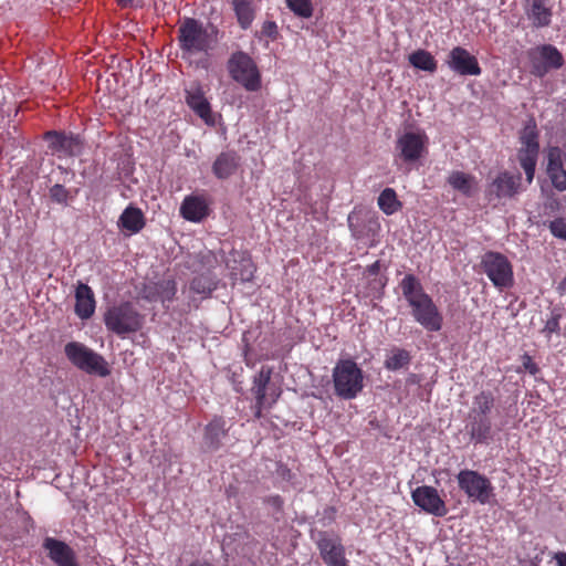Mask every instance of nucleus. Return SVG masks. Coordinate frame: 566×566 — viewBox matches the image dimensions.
I'll return each instance as SVG.
<instances>
[{
  "label": "nucleus",
  "instance_id": "1",
  "mask_svg": "<svg viewBox=\"0 0 566 566\" xmlns=\"http://www.w3.org/2000/svg\"><path fill=\"white\" fill-rule=\"evenodd\" d=\"M402 295L411 307L413 319L429 332H438L442 327V315L432 298L424 292L420 281L407 274L399 284Z\"/></svg>",
  "mask_w": 566,
  "mask_h": 566
},
{
  "label": "nucleus",
  "instance_id": "2",
  "mask_svg": "<svg viewBox=\"0 0 566 566\" xmlns=\"http://www.w3.org/2000/svg\"><path fill=\"white\" fill-rule=\"evenodd\" d=\"M335 395L350 400L358 396L364 388V373L350 358L339 359L333 368Z\"/></svg>",
  "mask_w": 566,
  "mask_h": 566
},
{
  "label": "nucleus",
  "instance_id": "3",
  "mask_svg": "<svg viewBox=\"0 0 566 566\" xmlns=\"http://www.w3.org/2000/svg\"><path fill=\"white\" fill-rule=\"evenodd\" d=\"M104 323L108 331L118 336L139 331L144 316L128 302L109 307L104 314Z\"/></svg>",
  "mask_w": 566,
  "mask_h": 566
},
{
  "label": "nucleus",
  "instance_id": "4",
  "mask_svg": "<svg viewBox=\"0 0 566 566\" xmlns=\"http://www.w3.org/2000/svg\"><path fill=\"white\" fill-rule=\"evenodd\" d=\"M67 359L78 369L99 377L111 374L105 358L82 343L70 342L64 347Z\"/></svg>",
  "mask_w": 566,
  "mask_h": 566
},
{
  "label": "nucleus",
  "instance_id": "5",
  "mask_svg": "<svg viewBox=\"0 0 566 566\" xmlns=\"http://www.w3.org/2000/svg\"><path fill=\"white\" fill-rule=\"evenodd\" d=\"M459 489L467 497L481 505L490 504L494 497V486L489 478L478 471L464 469L457 474Z\"/></svg>",
  "mask_w": 566,
  "mask_h": 566
},
{
  "label": "nucleus",
  "instance_id": "6",
  "mask_svg": "<svg viewBox=\"0 0 566 566\" xmlns=\"http://www.w3.org/2000/svg\"><path fill=\"white\" fill-rule=\"evenodd\" d=\"M481 268L497 290L503 291L513 286V266L505 255L489 251L481 259Z\"/></svg>",
  "mask_w": 566,
  "mask_h": 566
},
{
  "label": "nucleus",
  "instance_id": "7",
  "mask_svg": "<svg viewBox=\"0 0 566 566\" xmlns=\"http://www.w3.org/2000/svg\"><path fill=\"white\" fill-rule=\"evenodd\" d=\"M228 71L233 81L247 91L255 92L261 87V75L255 62L244 52H235L228 61Z\"/></svg>",
  "mask_w": 566,
  "mask_h": 566
},
{
  "label": "nucleus",
  "instance_id": "8",
  "mask_svg": "<svg viewBox=\"0 0 566 566\" xmlns=\"http://www.w3.org/2000/svg\"><path fill=\"white\" fill-rule=\"evenodd\" d=\"M179 42L182 56L190 57L211 48V38L202 24L195 19H186L179 28Z\"/></svg>",
  "mask_w": 566,
  "mask_h": 566
},
{
  "label": "nucleus",
  "instance_id": "9",
  "mask_svg": "<svg viewBox=\"0 0 566 566\" xmlns=\"http://www.w3.org/2000/svg\"><path fill=\"white\" fill-rule=\"evenodd\" d=\"M429 137L421 129H407L396 140L397 157L405 163L413 164L428 153Z\"/></svg>",
  "mask_w": 566,
  "mask_h": 566
},
{
  "label": "nucleus",
  "instance_id": "10",
  "mask_svg": "<svg viewBox=\"0 0 566 566\" xmlns=\"http://www.w3.org/2000/svg\"><path fill=\"white\" fill-rule=\"evenodd\" d=\"M531 73L544 77L552 70H558L564 64L563 54L552 44H543L530 52Z\"/></svg>",
  "mask_w": 566,
  "mask_h": 566
},
{
  "label": "nucleus",
  "instance_id": "11",
  "mask_svg": "<svg viewBox=\"0 0 566 566\" xmlns=\"http://www.w3.org/2000/svg\"><path fill=\"white\" fill-rule=\"evenodd\" d=\"M446 64L462 76H478L482 72L476 57L462 46H455L449 52Z\"/></svg>",
  "mask_w": 566,
  "mask_h": 566
},
{
  "label": "nucleus",
  "instance_id": "12",
  "mask_svg": "<svg viewBox=\"0 0 566 566\" xmlns=\"http://www.w3.org/2000/svg\"><path fill=\"white\" fill-rule=\"evenodd\" d=\"M411 497L413 503L428 514L442 517L448 513L444 501L432 486H418L412 491Z\"/></svg>",
  "mask_w": 566,
  "mask_h": 566
},
{
  "label": "nucleus",
  "instance_id": "13",
  "mask_svg": "<svg viewBox=\"0 0 566 566\" xmlns=\"http://www.w3.org/2000/svg\"><path fill=\"white\" fill-rule=\"evenodd\" d=\"M317 546L326 565L347 566L344 546L336 536H331L326 533L319 534Z\"/></svg>",
  "mask_w": 566,
  "mask_h": 566
},
{
  "label": "nucleus",
  "instance_id": "14",
  "mask_svg": "<svg viewBox=\"0 0 566 566\" xmlns=\"http://www.w3.org/2000/svg\"><path fill=\"white\" fill-rule=\"evenodd\" d=\"M272 375V369L270 367L263 366L258 375H255L253 380L252 392L256 399V406L259 408L258 413H260V409L266 406H271L275 402L280 392L275 389L271 390L268 395L269 384Z\"/></svg>",
  "mask_w": 566,
  "mask_h": 566
},
{
  "label": "nucleus",
  "instance_id": "15",
  "mask_svg": "<svg viewBox=\"0 0 566 566\" xmlns=\"http://www.w3.org/2000/svg\"><path fill=\"white\" fill-rule=\"evenodd\" d=\"M49 147L60 156H77L81 154L83 143L78 136L49 132L45 135Z\"/></svg>",
  "mask_w": 566,
  "mask_h": 566
},
{
  "label": "nucleus",
  "instance_id": "16",
  "mask_svg": "<svg viewBox=\"0 0 566 566\" xmlns=\"http://www.w3.org/2000/svg\"><path fill=\"white\" fill-rule=\"evenodd\" d=\"M43 548L48 552L49 558L57 566H78L75 552L65 542L46 537Z\"/></svg>",
  "mask_w": 566,
  "mask_h": 566
},
{
  "label": "nucleus",
  "instance_id": "17",
  "mask_svg": "<svg viewBox=\"0 0 566 566\" xmlns=\"http://www.w3.org/2000/svg\"><path fill=\"white\" fill-rule=\"evenodd\" d=\"M521 176L501 172L491 184L490 193L496 198H511L518 192Z\"/></svg>",
  "mask_w": 566,
  "mask_h": 566
},
{
  "label": "nucleus",
  "instance_id": "18",
  "mask_svg": "<svg viewBox=\"0 0 566 566\" xmlns=\"http://www.w3.org/2000/svg\"><path fill=\"white\" fill-rule=\"evenodd\" d=\"M75 313L82 319L90 318L95 312V297L92 289L78 283L75 290Z\"/></svg>",
  "mask_w": 566,
  "mask_h": 566
},
{
  "label": "nucleus",
  "instance_id": "19",
  "mask_svg": "<svg viewBox=\"0 0 566 566\" xmlns=\"http://www.w3.org/2000/svg\"><path fill=\"white\" fill-rule=\"evenodd\" d=\"M181 216L191 222H200L208 216V203L201 196H187L180 207Z\"/></svg>",
  "mask_w": 566,
  "mask_h": 566
},
{
  "label": "nucleus",
  "instance_id": "20",
  "mask_svg": "<svg viewBox=\"0 0 566 566\" xmlns=\"http://www.w3.org/2000/svg\"><path fill=\"white\" fill-rule=\"evenodd\" d=\"M526 13L532 23L537 27H546L552 19V11L546 0H528Z\"/></svg>",
  "mask_w": 566,
  "mask_h": 566
},
{
  "label": "nucleus",
  "instance_id": "21",
  "mask_svg": "<svg viewBox=\"0 0 566 566\" xmlns=\"http://www.w3.org/2000/svg\"><path fill=\"white\" fill-rule=\"evenodd\" d=\"M240 157L234 151L221 153L213 163V172L220 178L224 179L231 176L239 166Z\"/></svg>",
  "mask_w": 566,
  "mask_h": 566
},
{
  "label": "nucleus",
  "instance_id": "22",
  "mask_svg": "<svg viewBox=\"0 0 566 566\" xmlns=\"http://www.w3.org/2000/svg\"><path fill=\"white\" fill-rule=\"evenodd\" d=\"M187 104L196 112L206 123L211 119V109L208 101L203 96L199 87H191L187 91Z\"/></svg>",
  "mask_w": 566,
  "mask_h": 566
},
{
  "label": "nucleus",
  "instance_id": "23",
  "mask_svg": "<svg viewBox=\"0 0 566 566\" xmlns=\"http://www.w3.org/2000/svg\"><path fill=\"white\" fill-rule=\"evenodd\" d=\"M118 226L130 234L139 232L144 226V214L140 209L127 207L119 217Z\"/></svg>",
  "mask_w": 566,
  "mask_h": 566
},
{
  "label": "nucleus",
  "instance_id": "24",
  "mask_svg": "<svg viewBox=\"0 0 566 566\" xmlns=\"http://www.w3.org/2000/svg\"><path fill=\"white\" fill-rule=\"evenodd\" d=\"M469 431L471 438L476 442H485L491 437L492 422L489 416L469 415Z\"/></svg>",
  "mask_w": 566,
  "mask_h": 566
},
{
  "label": "nucleus",
  "instance_id": "25",
  "mask_svg": "<svg viewBox=\"0 0 566 566\" xmlns=\"http://www.w3.org/2000/svg\"><path fill=\"white\" fill-rule=\"evenodd\" d=\"M448 182L453 189L468 197L472 196L478 189L475 178L462 171L451 172Z\"/></svg>",
  "mask_w": 566,
  "mask_h": 566
},
{
  "label": "nucleus",
  "instance_id": "26",
  "mask_svg": "<svg viewBox=\"0 0 566 566\" xmlns=\"http://www.w3.org/2000/svg\"><path fill=\"white\" fill-rule=\"evenodd\" d=\"M224 421L222 419L212 420L206 428L205 444L214 450L219 448L222 438L226 434Z\"/></svg>",
  "mask_w": 566,
  "mask_h": 566
},
{
  "label": "nucleus",
  "instance_id": "27",
  "mask_svg": "<svg viewBox=\"0 0 566 566\" xmlns=\"http://www.w3.org/2000/svg\"><path fill=\"white\" fill-rule=\"evenodd\" d=\"M538 154H539V151L532 150V149L531 150L518 149V151H517L518 163L525 172L526 180L528 184H532V181L534 179Z\"/></svg>",
  "mask_w": 566,
  "mask_h": 566
},
{
  "label": "nucleus",
  "instance_id": "28",
  "mask_svg": "<svg viewBox=\"0 0 566 566\" xmlns=\"http://www.w3.org/2000/svg\"><path fill=\"white\" fill-rule=\"evenodd\" d=\"M494 396L491 391H481L473 398L472 409L469 415L489 416L494 406Z\"/></svg>",
  "mask_w": 566,
  "mask_h": 566
},
{
  "label": "nucleus",
  "instance_id": "29",
  "mask_svg": "<svg viewBox=\"0 0 566 566\" xmlns=\"http://www.w3.org/2000/svg\"><path fill=\"white\" fill-rule=\"evenodd\" d=\"M409 63L419 70L434 72L437 70V61L433 55L426 50H417L409 55Z\"/></svg>",
  "mask_w": 566,
  "mask_h": 566
},
{
  "label": "nucleus",
  "instance_id": "30",
  "mask_svg": "<svg viewBox=\"0 0 566 566\" xmlns=\"http://www.w3.org/2000/svg\"><path fill=\"white\" fill-rule=\"evenodd\" d=\"M227 266L230 269V275L235 282H249L253 277L254 265L248 258H241L239 266H232L230 261H228Z\"/></svg>",
  "mask_w": 566,
  "mask_h": 566
},
{
  "label": "nucleus",
  "instance_id": "31",
  "mask_svg": "<svg viewBox=\"0 0 566 566\" xmlns=\"http://www.w3.org/2000/svg\"><path fill=\"white\" fill-rule=\"evenodd\" d=\"M232 3L239 24L242 29H248L254 19L251 0H232Z\"/></svg>",
  "mask_w": 566,
  "mask_h": 566
},
{
  "label": "nucleus",
  "instance_id": "32",
  "mask_svg": "<svg viewBox=\"0 0 566 566\" xmlns=\"http://www.w3.org/2000/svg\"><path fill=\"white\" fill-rule=\"evenodd\" d=\"M521 148L523 150L539 151L538 133L534 122L527 123L520 135Z\"/></svg>",
  "mask_w": 566,
  "mask_h": 566
},
{
  "label": "nucleus",
  "instance_id": "33",
  "mask_svg": "<svg viewBox=\"0 0 566 566\" xmlns=\"http://www.w3.org/2000/svg\"><path fill=\"white\" fill-rule=\"evenodd\" d=\"M410 354L406 349L402 348H394L387 356L385 360V367L388 370L396 371L401 368H405L410 363Z\"/></svg>",
  "mask_w": 566,
  "mask_h": 566
},
{
  "label": "nucleus",
  "instance_id": "34",
  "mask_svg": "<svg viewBox=\"0 0 566 566\" xmlns=\"http://www.w3.org/2000/svg\"><path fill=\"white\" fill-rule=\"evenodd\" d=\"M378 206L380 210L387 216L397 212L401 207L395 190L391 188H386L380 192L378 197Z\"/></svg>",
  "mask_w": 566,
  "mask_h": 566
},
{
  "label": "nucleus",
  "instance_id": "35",
  "mask_svg": "<svg viewBox=\"0 0 566 566\" xmlns=\"http://www.w3.org/2000/svg\"><path fill=\"white\" fill-rule=\"evenodd\" d=\"M216 287L217 281L207 275L197 276L190 283V290L202 297L208 296Z\"/></svg>",
  "mask_w": 566,
  "mask_h": 566
},
{
  "label": "nucleus",
  "instance_id": "36",
  "mask_svg": "<svg viewBox=\"0 0 566 566\" xmlns=\"http://www.w3.org/2000/svg\"><path fill=\"white\" fill-rule=\"evenodd\" d=\"M546 172L556 190H566V170L564 169L563 164H556V166L547 165Z\"/></svg>",
  "mask_w": 566,
  "mask_h": 566
},
{
  "label": "nucleus",
  "instance_id": "37",
  "mask_svg": "<svg viewBox=\"0 0 566 566\" xmlns=\"http://www.w3.org/2000/svg\"><path fill=\"white\" fill-rule=\"evenodd\" d=\"M150 289L158 290V301L163 303L171 301L177 291L176 283L172 280H164L154 283Z\"/></svg>",
  "mask_w": 566,
  "mask_h": 566
},
{
  "label": "nucleus",
  "instance_id": "38",
  "mask_svg": "<svg viewBox=\"0 0 566 566\" xmlns=\"http://www.w3.org/2000/svg\"><path fill=\"white\" fill-rule=\"evenodd\" d=\"M287 8L297 17L311 18L313 14V6L311 0H285Z\"/></svg>",
  "mask_w": 566,
  "mask_h": 566
},
{
  "label": "nucleus",
  "instance_id": "39",
  "mask_svg": "<svg viewBox=\"0 0 566 566\" xmlns=\"http://www.w3.org/2000/svg\"><path fill=\"white\" fill-rule=\"evenodd\" d=\"M551 233L558 239L566 241V218L559 217L552 220L548 224Z\"/></svg>",
  "mask_w": 566,
  "mask_h": 566
},
{
  "label": "nucleus",
  "instance_id": "40",
  "mask_svg": "<svg viewBox=\"0 0 566 566\" xmlns=\"http://www.w3.org/2000/svg\"><path fill=\"white\" fill-rule=\"evenodd\" d=\"M50 197L57 203H66L69 198V191L62 185H54L50 189Z\"/></svg>",
  "mask_w": 566,
  "mask_h": 566
},
{
  "label": "nucleus",
  "instance_id": "41",
  "mask_svg": "<svg viewBox=\"0 0 566 566\" xmlns=\"http://www.w3.org/2000/svg\"><path fill=\"white\" fill-rule=\"evenodd\" d=\"M565 154L559 147H549L547 150V165L563 164Z\"/></svg>",
  "mask_w": 566,
  "mask_h": 566
},
{
  "label": "nucleus",
  "instance_id": "42",
  "mask_svg": "<svg viewBox=\"0 0 566 566\" xmlns=\"http://www.w3.org/2000/svg\"><path fill=\"white\" fill-rule=\"evenodd\" d=\"M559 331V321H558V316H553L551 317L544 328H543V333H545L547 336H549L551 334L553 333H558Z\"/></svg>",
  "mask_w": 566,
  "mask_h": 566
},
{
  "label": "nucleus",
  "instance_id": "43",
  "mask_svg": "<svg viewBox=\"0 0 566 566\" xmlns=\"http://www.w3.org/2000/svg\"><path fill=\"white\" fill-rule=\"evenodd\" d=\"M154 283H149L144 289V297L149 301H158V290L150 289Z\"/></svg>",
  "mask_w": 566,
  "mask_h": 566
},
{
  "label": "nucleus",
  "instance_id": "44",
  "mask_svg": "<svg viewBox=\"0 0 566 566\" xmlns=\"http://www.w3.org/2000/svg\"><path fill=\"white\" fill-rule=\"evenodd\" d=\"M263 32L273 38L276 34V24L274 22H265L263 24Z\"/></svg>",
  "mask_w": 566,
  "mask_h": 566
},
{
  "label": "nucleus",
  "instance_id": "45",
  "mask_svg": "<svg viewBox=\"0 0 566 566\" xmlns=\"http://www.w3.org/2000/svg\"><path fill=\"white\" fill-rule=\"evenodd\" d=\"M554 558L558 566H566V553H556Z\"/></svg>",
  "mask_w": 566,
  "mask_h": 566
},
{
  "label": "nucleus",
  "instance_id": "46",
  "mask_svg": "<svg viewBox=\"0 0 566 566\" xmlns=\"http://www.w3.org/2000/svg\"><path fill=\"white\" fill-rule=\"evenodd\" d=\"M558 291L560 293H566V276L563 279V281L558 285Z\"/></svg>",
  "mask_w": 566,
  "mask_h": 566
},
{
  "label": "nucleus",
  "instance_id": "47",
  "mask_svg": "<svg viewBox=\"0 0 566 566\" xmlns=\"http://www.w3.org/2000/svg\"><path fill=\"white\" fill-rule=\"evenodd\" d=\"M189 566H212V565L209 563H206V562H193Z\"/></svg>",
  "mask_w": 566,
  "mask_h": 566
},
{
  "label": "nucleus",
  "instance_id": "48",
  "mask_svg": "<svg viewBox=\"0 0 566 566\" xmlns=\"http://www.w3.org/2000/svg\"><path fill=\"white\" fill-rule=\"evenodd\" d=\"M378 268H379L378 262H375V263L369 268V272H370V273H376V272L378 271Z\"/></svg>",
  "mask_w": 566,
  "mask_h": 566
},
{
  "label": "nucleus",
  "instance_id": "49",
  "mask_svg": "<svg viewBox=\"0 0 566 566\" xmlns=\"http://www.w3.org/2000/svg\"><path fill=\"white\" fill-rule=\"evenodd\" d=\"M117 1L122 7H128L132 3V0H117Z\"/></svg>",
  "mask_w": 566,
  "mask_h": 566
},
{
  "label": "nucleus",
  "instance_id": "50",
  "mask_svg": "<svg viewBox=\"0 0 566 566\" xmlns=\"http://www.w3.org/2000/svg\"><path fill=\"white\" fill-rule=\"evenodd\" d=\"M203 258H205V259H207L208 261H210V260L214 259L213 254H212L210 251H208L207 253H205V254H203Z\"/></svg>",
  "mask_w": 566,
  "mask_h": 566
}]
</instances>
